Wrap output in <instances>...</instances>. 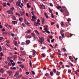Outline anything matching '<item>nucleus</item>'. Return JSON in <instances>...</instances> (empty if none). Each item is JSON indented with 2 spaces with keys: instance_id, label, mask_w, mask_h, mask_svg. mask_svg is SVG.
<instances>
[{
  "instance_id": "nucleus-36",
  "label": "nucleus",
  "mask_w": 79,
  "mask_h": 79,
  "mask_svg": "<svg viewBox=\"0 0 79 79\" xmlns=\"http://www.w3.org/2000/svg\"><path fill=\"white\" fill-rule=\"evenodd\" d=\"M26 44L25 43V42H22L21 44V45H25V44Z\"/></svg>"
},
{
  "instance_id": "nucleus-9",
  "label": "nucleus",
  "mask_w": 79,
  "mask_h": 79,
  "mask_svg": "<svg viewBox=\"0 0 79 79\" xmlns=\"http://www.w3.org/2000/svg\"><path fill=\"white\" fill-rule=\"evenodd\" d=\"M24 23L25 24H26L27 23V22H28V21H27V20H26V18H24Z\"/></svg>"
},
{
  "instance_id": "nucleus-42",
  "label": "nucleus",
  "mask_w": 79,
  "mask_h": 79,
  "mask_svg": "<svg viewBox=\"0 0 79 79\" xmlns=\"http://www.w3.org/2000/svg\"><path fill=\"white\" fill-rule=\"evenodd\" d=\"M27 8H29V3H27Z\"/></svg>"
},
{
  "instance_id": "nucleus-29",
  "label": "nucleus",
  "mask_w": 79,
  "mask_h": 79,
  "mask_svg": "<svg viewBox=\"0 0 79 79\" xmlns=\"http://www.w3.org/2000/svg\"><path fill=\"white\" fill-rule=\"evenodd\" d=\"M19 19L20 21H23V18H19Z\"/></svg>"
},
{
  "instance_id": "nucleus-44",
  "label": "nucleus",
  "mask_w": 79,
  "mask_h": 79,
  "mask_svg": "<svg viewBox=\"0 0 79 79\" xmlns=\"http://www.w3.org/2000/svg\"><path fill=\"white\" fill-rule=\"evenodd\" d=\"M60 24L61 26H63L64 25V22H62Z\"/></svg>"
},
{
  "instance_id": "nucleus-5",
  "label": "nucleus",
  "mask_w": 79,
  "mask_h": 79,
  "mask_svg": "<svg viewBox=\"0 0 79 79\" xmlns=\"http://www.w3.org/2000/svg\"><path fill=\"white\" fill-rule=\"evenodd\" d=\"M7 13L8 14H11V15H13V12L11 10L7 11Z\"/></svg>"
},
{
  "instance_id": "nucleus-45",
  "label": "nucleus",
  "mask_w": 79,
  "mask_h": 79,
  "mask_svg": "<svg viewBox=\"0 0 79 79\" xmlns=\"http://www.w3.org/2000/svg\"><path fill=\"white\" fill-rule=\"evenodd\" d=\"M51 17L52 18H54V15H53V14H51Z\"/></svg>"
},
{
  "instance_id": "nucleus-49",
  "label": "nucleus",
  "mask_w": 79,
  "mask_h": 79,
  "mask_svg": "<svg viewBox=\"0 0 79 79\" xmlns=\"http://www.w3.org/2000/svg\"><path fill=\"white\" fill-rule=\"evenodd\" d=\"M11 57H8L7 58L8 60H10V59H11Z\"/></svg>"
},
{
  "instance_id": "nucleus-15",
  "label": "nucleus",
  "mask_w": 79,
  "mask_h": 79,
  "mask_svg": "<svg viewBox=\"0 0 79 79\" xmlns=\"http://www.w3.org/2000/svg\"><path fill=\"white\" fill-rule=\"evenodd\" d=\"M42 24H45V19L44 18L43 19V20L42 22Z\"/></svg>"
},
{
  "instance_id": "nucleus-22",
  "label": "nucleus",
  "mask_w": 79,
  "mask_h": 79,
  "mask_svg": "<svg viewBox=\"0 0 79 79\" xmlns=\"http://www.w3.org/2000/svg\"><path fill=\"white\" fill-rule=\"evenodd\" d=\"M69 65H70V66H74L73 64L71 63L70 62H69Z\"/></svg>"
},
{
  "instance_id": "nucleus-41",
  "label": "nucleus",
  "mask_w": 79,
  "mask_h": 79,
  "mask_svg": "<svg viewBox=\"0 0 79 79\" xmlns=\"http://www.w3.org/2000/svg\"><path fill=\"white\" fill-rule=\"evenodd\" d=\"M59 39H60V40L61 41V40H62V39H63V38L61 39V36H59Z\"/></svg>"
},
{
  "instance_id": "nucleus-4",
  "label": "nucleus",
  "mask_w": 79,
  "mask_h": 79,
  "mask_svg": "<svg viewBox=\"0 0 79 79\" xmlns=\"http://www.w3.org/2000/svg\"><path fill=\"white\" fill-rule=\"evenodd\" d=\"M26 44L27 45H29L30 44V41L29 40H26Z\"/></svg>"
},
{
  "instance_id": "nucleus-1",
  "label": "nucleus",
  "mask_w": 79,
  "mask_h": 79,
  "mask_svg": "<svg viewBox=\"0 0 79 79\" xmlns=\"http://www.w3.org/2000/svg\"><path fill=\"white\" fill-rule=\"evenodd\" d=\"M34 11L31 12L32 15L34 16H32L31 17L32 18L31 19V21H34V22H35V19H36V18L35 17V16L34 15Z\"/></svg>"
},
{
  "instance_id": "nucleus-19",
  "label": "nucleus",
  "mask_w": 79,
  "mask_h": 79,
  "mask_svg": "<svg viewBox=\"0 0 79 79\" xmlns=\"http://www.w3.org/2000/svg\"><path fill=\"white\" fill-rule=\"evenodd\" d=\"M34 24L35 25V26H36L37 27V26H38V25L37 24V23L36 22H34Z\"/></svg>"
},
{
  "instance_id": "nucleus-40",
  "label": "nucleus",
  "mask_w": 79,
  "mask_h": 79,
  "mask_svg": "<svg viewBox=\"0 0 79 79\" xmlns=\"http://www.w3.org/2000/svg\"><path fill=\"white\" fill-rule=\"evenodd\" d=\"M15 14L17 16H20V14H18L17 12H16Z\"/></svg>"
},
{
  "instance_id": "nucleus-63",
  "label": "nucleus",
  "mask_w": 79,
  "mask_h": 79,
  "mask_svg": "<svg viewBox=\"0 0 79 79\" xmlns=\"http://www.w3.org/2000/svg\"><path fill=\"white\" fill-rule=\"evenodd\" d=\"M50 6H53V4H52V3H50Z\"/></svg>"
},
{
  "instance_id": "nucleus-50",
  "label": "nucleus",
  "mask_w": 79,
  "mask_h": 79,
  "mask_svg": "<svg viewBox=\"0 0 79 79\" xmlns=\"http://www.w3.org/2000/svg\"><path fill=\"white\" fill-rule=\"evenodd\" d=\"M63 50L64 52H65L66 51V49H65L64 48H63Z\"/></svg>"
},
{
  "instance_id": "nucleus-57",
  "label": "nucleus",
  "mask_w": 79,
  "mask_h": 79,
  "mask_svg": "<svg viewBox=\"0 0 79 79\" xmlns=\"http://www.w3.org/2000/svg\"><path fill=\"white\" fill-rule=\"evenodd\" d=\"M51 25H53V24H55V22H51Z\"/></svg>"
},
{
  "instance_id": "nucleus-55",
  "label": "nucleus",
  "mask_w": 79,
  "mask_h": 79,
  "mask_svg": "<svg viewBox=\"0 0 79 79\" xmlns=\"http://www.w3.org/2000/svg\"><path fill=\"white\" fill-rule=\"evenodd\" d=\"M42 4L40 6V9H42Z\"/></svg>"
},
{
  "instance_id": "nucleus-51",
  "label": "nucleus",
  "mask_w": 79,
  "mask_h": 79,
  "mask_svg": "<svg viewBox=\"0 0 79 79\" xmlns=\"http://www.w3.org/2000/svg\"><path fill=\"white\" fill-rule=\"evenodd\" d=\"M49 13H52V10L51 9H49Z\"/></svg>"
},
{
  "instance_id": "nucleus-2",
  "label": "nucleus",
  "mask_w": 79,
  "mask_h": 79,
  "mask_svg": "<svg viewBox=\"0 0 79 79\" xmlns=\"http://www.w3.org/2000/svg\"><path fill=\"white\" fill-rule=\"evenodd\" d=\"M40 40H38V42H40L41 44H42V42L44 43V39L43 37L41 38H40Z\"/></svg>"
},
{
  "instance_id": "nucleus-7",
  "label": "nucleus",
  "mask_w": 79,
  "mask_h": 79,
  "mask_svg": "<svg viewBox=\"0 0 79 79\" xmlns=\"http://www.w3.org/2000/svg\"><path fill=\"white\" fill-rule=\"evenodd\" d=\"M48 25H46V27H44V30L45 31H48Z\"/></svg>"
},
{
  "instance_id": "nucleus-39",
  "label": "nucleus",
  "mask_w": 79,
  "mask_h": 79,
  "mask_svg": "<svg viewBox=\"0 0 79 79\" xmlns=\"http://www.w3.org/2000/svg\"><path fill=\"white\" fill-rule=\"evenodd\" d=\"M56 69H54L53 70V73H56Z\"/></svg>"
},
{
  "instance_id": "nucleus-58",
  "label": "nucleus",
  "mask_w": 79,
  "mask_h": 79,
  "mask_svg": "<svg viewBox=\"0 0 79 79\" xmlns=\"http://www.w3.org/2000/svg\"><path fill=\"white\" fill-rule=\"evenodd\" d=\"M49 46L51 47L52 48H53V46H52V45L51 44H50L49 45Z\"/></svg>"
},
{
  "instance_id": "nucleus-54",
  "label": "nucleus",
  "mask_w": 79,
  "mask_h": 79,
  "mask_svg": "<svg viewBox=\"0 0 79 79\" xmlns=\"http://www.w3.org/2000/svg\"><path fill=\"white\" fill-rule=\"evenodd\" d=\"M69 59H70V60H71L72 58V57H71V56H69Z\"/></svg>"
},
{
  "instance_id": "nucleus-14",
  "label": "nucleus",
  "mask_w": 79,
  "mask_h": 79,
  "mask_svg": "<svg viewBox=\"0 0 79 79\" xmlns=\"http://www.w3.org/2000/svg\"><path fill=\"white\" fill-rule=\"evenodd\" d=\"M31 30H29L27 31V34H29V33H31Z\"/></svg>"
},
{
  "instance_id": "nucleus-21",
  "label": "nucleus",
  "mask_w": 79,
  "mask_h": 79,
  "mask_svg": "<svg viewBox=\"0 0 79 79\" xmlns=\"http://www.w3.org/2000/svg\"><path fill=\"white\" fill-rule=\"evenodd\" d=\"M60 73L58 71H57V73H56V75L57 76H59L60 74Z\"/></svg>"
},
{
  "instance_id": "nucleus-48",
  "label": "nucleus",
  "mask_w": 79,
  "mask_h": 79,
  "mask_svg": "<svg viewBox=\"0 0 79 79\" xmlns=\"http://www.w3.org/2000/svg\"><path fill=\"white\" fill-rule=\"evenodd\" d=\"M21 52L23 54V55H25V53H24V52L23 51H21Z\"/></svg>"
},
{
  "instance_id": "nucleus-46",
  "label": "nucleus",
  "mask_w": 79,
  "mask_h": 79,
  "mask_svg": "<svg viewBox=\"0 0 79 79\" xmlns=\"http://www.w3.org/2000/svg\"><path fill=\"white\" fill-rule=\"evenodd\" d=\"M42 8L43 9H45V6L44 4H42Z\"/></svg>"
},
{
  "instance_id": "nucleus-16",
  "label": "nucleus",
  "mask_w": 79,
  "mask_h": 79,
  "mask_svg": "<svg viewBox=\"0 0 79 79\" xmlns=\"http://www.w3.org/2000/svg\"><path fill=\"white\" fill-rule=\"evenodd\" d=\"M44 15L45 16H46V18H47V19H48V16L47 15L46 13H44Z\"/></svg>"
},
{
  "instance_id": "nucleus-33",
  "label": "nucleus",
  "mask_w": 79,
  "mask_h": 79,
  "mask_svg": "<svg viewBox=\"0 0 79 79\" xmlns=\"http://www.w3.org/2000/svg\"><path fill=\"white\" fill-rule=\"evenodd\" d=\"M21 77H22V75H20L19 76H18L17 77V79H19V78H20Z\"/></svg>"
},
{
  "instance_id": "nucleus-13",
  "label": "nucleus",
  "mask_w": 79,
  "mask_h": 79,
  "mask_svg": "<svg viewBox=\"0 0 79 79\" xmlns=\"http://www.w3.org/2000/svg\"><path fill=\"white\" fill-rule=\"evenodd\" d=\"M12 23H13L14 25H15V24H17V23H18V22L16 21H12Z\"/></svg>"
},
{
  "instance_id": "nucleus-31",
  "label": "nucleus",
  "mask_w": 79,
  "mask_h": 79,
  "mask_svg": "<svg viewBox=\"0 0 79 79\" xmlns=\"http://www.w3.org/2000/svg\"><path fill=\"white\" fill-rule=\"evenodd\" d=\"M31 35H32V37H35V34H33V33H31Z\"/></svg>"
},
{
  "instance_id": "nucleus-38",
  "label": "nucleus",
  "mask_w": 79,
  "mask_h": 79,
  "mask_svg": "<svg viewBox=\"0 0 79 79\" xmlns=\"http://www.w3.org/2000/svg\"><path fill=\"white\" fill-rule=\"evenodd\" d=\"M68 73H69V74H70V73H71V70L69 69L68 70Z\"/></svg>"
},
{
  "instance_id": "nucleus-60",
  "label": "nucleus",
  "mask_w": 79,
  "mask_h": 79,
  "mask_svg": "<svg viewBox=\"0 0 79 79\" xmlns=\"http://www.w3.org/2000/svg\"><path fill=\"white\" fill-rule=\"evenodd\" d=\"M31 73H32V74L34 75L35 74V72H34L33 71H32L31 72Z\"/></svg>"
},
{
  "instance_id": "nucleus-64",
  "label": "nucleus",
  "mask_w": 79,
  "mask_h": 79,
  "mask_svg": "<svg viewBox=\"0 0 79 79\" xmlns=\"http://www.w3.org/2000/svg\"><path fill=\"white\" fill-rule=\"evenodd\" d=\"M10 62L11 63H12L13 62V60H10Z\"/></svg>"
},
{
  "instance_id": "nucleus-53",
  "label": "nucleus",
  "mask_w": 79,
  "mask_h": 79,
  "mask_svg": "<svg viewBox=\"0 0 79 79\" xmlns=\"http://www.w3.org/2000/svg\"><path fill=\"white\" fill-rule=\"evenodd\" d=\"M3 39V37H0V40H2Z\"/></svg>"
},
{
  "instance_id": "nucleus-34",
  "label": "nucleus",
  "mask_w": 79,
  "mask_h": 79,
  "mask_svg": "<svg viewBox=\"0 0 79 79\" xmlns=\"http://www.w3.org/2000/svg\"><path fill=\"white\" fill-rule=\"evenodd\" d=\"M62 35V36L63 38H64V34H61Z\"/></svg>"
},
{
  "instance_id": "nucleus-18",
  "label": "nucleus",
  "mask_w": 79,
  "mask_h": 79,
  "mask_svg": "<svg viewBox=\"0 0 79 79\" xmlns=\"http://www.w3.org/2000/svg\"><path fill=\"white\" fill-rule=\"evenodd\" d=\"M0 73H4V70H3V69H2L0 70Z\"/></svg>"
},
{
  "instance_id": "nucleus-20",
  "label": "nucleus",
  "mask_w": 79,
  "mask_h": 79,
  "mask_svg": "<svg viewBox=\"0 0 79 79\" xmlns=\"http://www.w3.org/2000/svg\"><path fill=\"white\" fill-rule=\"evenodd\" d=\"M29 64L30 67H32V61H30Z\"/></svg>"
},
{
  "instance_id": "nucleus-35",
  "label": "nucleus",
  "mask_w": 79,
  "mask_h": 79,
  "mask_svg": "<svg viewBox=\"0 0 79 79\" xmlns=\"http://www.w3.org/2000/svg\"><path fill=\"white\" fill-rule=\"evenodd\" d=\"M49 74L48 73H47L45 74V76H46L47 77V76H49Z\"/></svg>"
},
{
  "instance_id": "nucleus-62",
  "label": "nucleus",
  "mask_w": 79,
  "mask_h": 79,
  "mask_svg": "<svg viewBox=\"0 0 79 79\" xmlns=\"http://www.w3.org/2000/svg\"><path fill=\"white\" fill-rule=\"evenodd\" d=\"M56 46H57V44H55V48H56Z\"/></svg>"
},
{
  "instance_id": "nucleus-27",
  "label": "nucleus",
  "mask_w": 79,
  "mask_h": 79,
  "mask_svg": "<svg viewBox=\"0 0 79 79\" xmlns=\"http://www.w3.org/2000/svg\"><path fill=\"white\" fill-rule=\"evenodd\" d=\"M64 32V30H60V34H63V32Z\"/></svg>"
},
{
  "instance_id": "nucleus-6",
  "label": "nucleus",
  "mask_w": 79,
  "mask_h": 79,
  "mask_svg": "<svg viewBox=\"0 0 79 79\" xmlns=\"http://www.w3.org/2000/svg\"><path fill=\"white\" fill-rule=\"evenodd\" d=\"M32 52H33V54L34 55H37V52H36V51L34 50H33L32 51Z\"/></svg>"
},
{
  "instance_id": "nucleus-26",
  "label": "nucleus",
  "mask_w": 79,
  "mask_h": 79,
  "mask_svg": "<svg viewBox=\"0 0 79 79\" xmlns=\"http://www.w3.org/2000/svg\"><path fill=\"white\" fill-rule=\"evenodd\" d=\"M24 14H25V12H22L21 13V15L22 16H23Z\"/></svg>"
},
{
  "instance_id": "nucleus-61",
  "label": "nucleus",
  "mask_w": 79,
  "mask_h": 79,
  "mask_svg": "<svg viewBox=\"0 0 79 79\" xmlns=\"http://www.w3.org/2000/svg\"><path fill=\"white\" fill-rule=\"evenodd\" d=\"M6 45H7V46H8V47H10V45L8 44H6Z\"/></svg>"
},
{
  "instance_id": "nucleus-32",
  "label": "nucleus",
  "mask_w": 79,
  "mask_h": 79,
  "mask_svg": "<svg viewBox=\"0 0 79 79\" xmlns=\"http://www.w3.org/2000/svg\"><path fill=\"white\" fill-rule=\"evenodd\" d=\"M20 67H21V68H23L24 67V65L22 64L20 65Z\"/></svg>"
},
{
  "instance_id": "nucleus-43",
  "label": "nucleus",
  "mask_w": 79,
  "mask_h": 79,
  "mask_svg": "<svg viewBox=\"0 0 79 79\" xmlns=\"http://www.w3.org/2000/svg\"><path fill=\"white\" fill-rule=\"evenodd\" d=\"M15 74L18 75L19 74V72L18 71H17L16 72Z\"/></svg>"
},
{
  "instance_id": "nucleus-8",
  "label": "nucleus",
  "mask_w": 79,
  "mask_h": 79,
  "mask_svg": "<svg viewBox=\"0 0 79 79\" xmlns=\"http://www.w3.org/2000/svg\"><path fill=\"white\" fill-rule=\"evenodd\" d=\"M31 37L32 36H31V35H29L27 36L26 37V39H31Z\"/></svg>"
},
{
  "instance_id": "nucleus-12",
  "label": "nucleus",
  "mask_w": 79,
  "mask_h": 79,
  "mask_svg": "<svg viewBox=\"0 0 79 79\" xmlns=\"http://www.w3.org/2000/svg\"><path fill=\"white\" fill-rule=\"evenodd\" d=\"M12 17L13 20H15V21H16V17H15V16L13 15L12 16Z\"/></svg>"
},
{
  "instance_id": "nucleus-24",
  "label": "nucleus",
  "mask_w": 79,
  "mask_h": 79,
  "mask_svg": "<svg viewBox=\"0 0 79 79\" xmlns=\"http://www.w3.org/2000/svg\"><path fill=\"white\" fill-rule=\"evenodd\" d=\"M57 9H58V10H59V9H61V6H57Z\"/></svg>"
},
{
  "instance_id": "nucleus-59",
  "label": "nucleus",
  "mask_w": 79,
  "mask_h": 79,
  "mask_svg": "<svg viewBox=\"0 0 79 79\" xmlns=\"http://www.w3.org/2000/svg\"><path fill=\"white\" fill-rule=\"evenodd\" d=\"M6 42L8 43H10V41L9 40H6Z\"/></svg>"
},
{
  "instance_id": "nucleus-30",
  "label": "nucleus",
  "mask_w": 79,
  "mask_h": 79,
  "mask_svg": "<svg viewBox=\"0 0 79 79\" xmlns=\"http://www.w3.org/2000/svg\"><path fill=\"white\" fill-rule=\"evenodd\" d=\"M47 40H48V42H50V38H47Z\"/></svg>"
},
{
  "instance_id": "nucleus-3",
  "label": "nucleus",
  "mask_w": 79,
  "mask_h": 79,
  "mask_svg": "<svg viewBox=\"0 0 79 79\" xmlns=\"http://www.w3.org/2000/svg\"><path fill=\"white\" fill-rule=\"evenodd\" d=\"M6 27L9 29V30L11 29V26L8 24H6Z\"/></svg>"
},
{
  "instance_id": "nucleus-23",
  "label": "nucleus",
  "mask_w": 79,
  "mask_h": 79,
  "mask_svg": "<svg viewBox=\"0 0 79 79\" xmlns=\"http://www.w3.org/2000/svg\"><path fill=\"white\" fill-rule=\"evenodd\" d=\"M18 57V56H17V55H15L13 56V57H14V60H15V59H16L17 58V57Z\"/></svg>"
},
{
  "instance_id": "nucleus-17",
  "label": "nucleus",
  "mask_w": 79,
  "mask_h": 79,
  "mask_svg": "<svg viewBox=\"0 0 79 79\" xmlns=\"http://www.w3.org/2000/svg\"><path fill=\"white\" fill-rule=\"evenodd\" d=\"M50 74L51 76H53L54 75L53 73V72H51L50 73Z\"/></svg>"
},
{
  "instance_id": "nucleus-11",
  "label": "nucleus",
  "mask_w": 79,
  "mask_h": 79,
  "mask_svg": "<svg viewBox=\"0 0 79 79\" xmlns=\"http://www.w3.org/2000/svg\"><path fill=\"white\" fill-rule=\"evenodd\" d=\"M8 73L10 76H11V74H12V72H11V71H8Z\"/></svg>"
},
{
  "instance_id": "nucleus-10",
  "label": "nucleus",
  "mask_w": 79,
  "mask_h": 79,
  "mask_svg": "<svg viewBox=\"0 0 79 79\" xmlns=\"http://www.w3.org/2000/svg\"><path fill=\"white\" fill-rule=\"evenodd\" d=\"M14 44H15V46L17 47L18 46V43H17V41H14Z\"/></svg>"
},
{
  "instance_id": "nucleus-37",
  "label": "nucleus",
  "mask_w": 79,
  "mask_h": 79,
  "mask_svg": "<svg viewBox=\"0 0 79 79\" xmlns=\"http://www.w3.org/2000/svg\"><path fill=\"white\" fill-rule=\"evenodd\" d=\"M3 35H6L7 34V32H4L3 33H2Z\"/></svg>"
},
{
  "instance_id": "nucleus-52",
  "label": "nucleus",
  "mask_w": 79,
  "mask_h": 79,
  "mask_svg": "<svg viewBox=\"0 0 79 79\" xmlns=\"http://www.w3.org/2000/svg\"><path fill=\"white\" fill-rule=\"evenodd\" d=\"M29 74V72H26V75H28Z\"/></svg>"
},
{
  "instance_id": "nucleus-28",
  "label": "nucleus",
  "mask_w": 79,
  "mask_h": 79,
  "mask_svg": "<svg viewBox=\"0 0 79 79\" xmlns=\"http://www.w3.org/2000/svg\"><path fill=\"white\" fill-rule=\"evenodd\" d=\"M35 32H36V33H37V34H38V35H39V32H38V31H37V30H35Z\"/></svg>"
},
{
  "instance_id": "nucleus-47",
  "label": "nucleus",
  "mask_w": 79,
  "mask_h": 79,
  "mask_svg": "<svg viewBox=\"0 0 79 79\" xmlns=\"http://www.w3.org/2000/svg\"><path fill=\"white\" fill-rule=\"evenodd\" d=\"M22 26H23V27H24V26H25V24H24V23H23L22 24Z\"/></svg>"
},
{
  "instance_id": "nucleus-56",
  "label": "nucleus",
  "mask_w": 79,
  "mask_h": 79,
  "mask_svg": "<svg viewBox=\"0 0 79 79\" xmlns=\"http://www.w3.org/2000/svg\"><path fill=\"white\" fill-rule=\"evenodd\" d=\"M16 5L17 6H18V5L19 4V3H18V2H16Z\"/></svg>"
},
{
  "instance_id": "nucleus-25",
  "label": "nucleus",
  "mask_w": 79,
  "mask_h": 79,
  "mask_svg": "<svg viewBox=\"0 0 79 79\" xmlns=\"http://www.w3.org/2000/svg\"><path fill=\"white\" fill-rule=\"evenodd\" d=\"M2 5L3 6L5 7V6H6V5H7L6 4V3H4L2 4Z\"/></svg>"
}]
</instances>
